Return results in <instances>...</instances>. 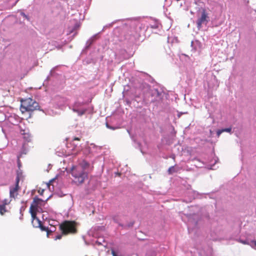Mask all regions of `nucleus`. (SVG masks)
<instances>
[{
  "label": "nucleus",
  "instance_id": "obj_1",
  "mask_svg": "<svg viewBox=\"0 0 256 256\" xmlns=\"http://www.w3.org/2000/svg\"><path fill=\"white\" fill-rule=\"evenodd\" d=\"M90 166V164L86 160L73 166L69 172L72 177V182L77 186L83 184L88 179Z\"/></svg>",
  "mask_w": 256,
  "mask_h": 256
},
{
  "label": "nucleus",
  "instance_id": "obj_2",
  "mask_svg": "<svg viewBox=\"0 0 256 256\" xmlns=\"http://www.w3.org/2000/svg\"><path fill=\"white\" fill-rule=\"evenodd\" d=\"M38 104L29 98L22 101L20 109L22 112L26 111H34L38 108Z\"/></svg>",
  "mask_w": 256,
  "mask_h": 256
},
{
  "label": "nucleus",
  "instance_id": "obj_3",
  "mask_svg": "<svg viewBox=\"0 0 256 256\" xmlns=\"http://www.w3.org/2000/svg\"><path fill=\"white\" fill-rule=\"evenodd\" d=\"M72 110L77 114L78 116H82L88 110V108L85 103L80 102H76L72 106Z\"/></svg>",
  "mask_w": 256,
  "mask_h": 256
},
{
  "label": "nucleus",
  "instance_id": "obj_4",
  "mask_svg": "<svg viewBox=\"0 0 256 256\" xmlns=\"http://www.w3.org/2000/svg\"><path fill=\"white\" fill-rule=\"evenodd\" d=\"M59 228L62 230V234H64L68 233H75L76 232L74 223L72 222L66 221L60 225Z\"/></svg>",
  "mask_w": 256,
  "mask_h": 256
},
{
  "label": "nucleus",
  "instance_id": "obj_5",
  "mask_svg": "<svg viewBox=\"0 0 256 256\" xmlns=\"http://www.w3.org/2000/svg\"><path fill=\"white\" fill-rule=\"evenodd\" d=\"M209 21L210 18L208 16V14L204 10H202L200 15L198 16L196 22L197 28L198 30H200L202 25H206Z\"/></svg>",
  "mask_w": 256,
  "mask_h": 256
},
{
  "label": "nucleus",
  "instance_id": "obj_6",
  "mask_svg": "<svg viewBox=\"0 0 256 256\" xmlns=\"http://www.w3.org/2000/svg\"><path fill=\"white\" fill-rule=\"evenodd\" d=\"M20 133L23 136V138L26 142H30L32 140V136L30 134V130L26 128L24 124H20L18 126Z\"/></svg>",
  "mask_w": 256,
  "mask_h": 256
},
{
  "label": "nucleus",
  "instance_id": "obj_7",
  "mask_svg": "<svg viewBox=\"0 0 256 256\" xmlns=\"http://www.w3.org/2000/svg\"><path fill=\"white\" fill-rule=\"evenodd\" d=\"M43 202L44 201L42 199L35 197L30 207L32 208V212H39L40 210L41 209L39 206H41Z\"/></svg>",
  "mask_w": 256,
  "mask_h": 256
},
{
  "label": "nucleus",
  "instance_id": "obj_8",
  "mask_svg": "<svg viewBox=\"0 0 256 256\" xmlns=\"http://www.w3.org/2000/svg\"><path fill=\"white\" fill-rule=\"evenodd\" d=\"M208 88L210 90H216L219 86V82L216 78V76L212 74L210 80L208 81Z\"/></svg>",
  "mask_w": 256,
  "mask_h": 256
},
{
  "label": "nucleus",
  "instance_id": "obj_9",
  "mask_svg": "<svg viewBox=\"0 0 256 256\" xmlns=\"http://www.w3.org/2000/svg\"><path fill=\"white\" fill-rule=\"evenodd\" d=\"M20 182V177L18 174L16 179V184L14 186L10 188V198H14L18 195V191L19 188L18 184Z\"/></svg>",
  "mask_w": 256,
  "mask_h": 256
},
{
  "label": "nucleus",
  "instance_id": "obj_10",
  "mask_svg": "<svg viewBox=\"0 0 256 256\" xmlns=\"http://www.w3.org/2000/svg\"><path fill=\"white\" fill-rule=\"evenodd\" d=\"M78 140V138H75L72 142L70 144L72 146V148L70 150H72V154H76L78 152L82 150V146H78V144L76 142Z\"/></svg>",
  "mask_w": 256,
  "mask_h": 256
},
{
  "label": "nucleus",
  "instance_id": "obj_11",
  "mask_svg": "<svg viewBox=\"0 0 256 256\" xmlns=\"http://www.w3.org/2000/svg\"><path fill=\"white\" fill-rule=\"evenodd\" d=\"M32 208H30V212L31 214L32 218V224L34 227L39 228L40 226H41L42 222L36 216L37 212H32Z\"/></svg>",
  "mask_w": 256,
  "mask_h": 256
},
{
  "label": "nucleus",
  "instance_id": "obj_12",
  "mask_svg": "<svg viewBox=\"0 0 256 256\" xmlns=\"http://www.w3.org/2000/svg\"><path fill=\"white\" fill-rule=\"evenodd\" d=\"M150 93L152 97V98L151 100L152 102L157 100L158 98H160L162 94V92L158 91L157 89L155 88L151 90Z\"/></svg>",
  "mask_w": 256,
  "mask_h": 256
},
{
  "label": "nucleus",
  "instance_id": "obj_13",
  "mask_svg": "<svg viewBox=\"0 0 256 256\" xmlns=\"http://www.w3.org/2000/svg\"><path fill=\"white\" fill-rule=\"evenodd\" d=\"M191 46L194 51H200L202 48V44L198 40H192L191 42Z\"/></svg>",
  "mask_w": 256,
  "mask_h": 256
},
{
  "label": "nucleus",
  "instance_id": "obj_14",
  "mask_svg": "<svg viewBox=\"0 0 256 256\" xmlns=\"http://www.w3.org/2000/svg\"><path fill=\"white\" fill-rule=\"evenodd\" d=\"M99 33L96 34L88 39L86 44V48L88 49L92 43L98 38Z\"/></svg>",
  "mask_w": 256,
  "mask_h": 256
},
{
  "label": "nucleus",
  "instance_id": "obj_15",
  "mask_svg": "<svg viewBox=\"0 0 256 256\" xmlns=\"http://www.w3.org/2000/svg\"><path fill=\"white\" fill-rule=\"evenodd\" d=\"M94 245L97 244L98 246H103L106 247L107 244V242H106L103 237H98L97 240L94 244Z\"/></svg>",
  "mask_w": 256,
  "mask_h": 256
},
{
  "label": "nucleus",
  "instance_id": "obj_16",
  "mask_svg": "<svg viewBox=\"0 0 256 256\" xmlns=\"http://www.w3.org/2000/svg\"><path fill=\"white\" fill-rule=\"evenodd\" d=\"M196 216L195 214H194L192 216H190L188 218V231L190 230V228L193 225H196L197 224V221H196L194 220H192V217H196Z\"/></svg>",
  "mask_w": 256,
  "mask_h": 256
},
{
  "label": "nucleus",
  "instance_id": "obj_17",
  "mask_svg": "<svg viewBox=\"0 0 256 256\" xmlns=\"http://www.w3.org/2000/svg\"><path fill=\"white\" fill-rule=\"evenodd\" d=\"M150 26L152 28L157 29L160 27V24L158 21L156 20H152L151 23L150 24Z\"/></svg>",
  "mask_w": 256,
  "mask_h": 256
},
{
  "label": "nucleus",
  "instance_id": "obj_18",
  "mask_svg": "<svg viewBox=\"0 0 256 256\" xmlns=\"http://www.w3.org/2000/svg\"><path fill=\"white\" fill-rule=\"evenodd\" d=\"M232 128H230L219 130L217 131L216 134L218 136H219L223 132H230Z\"/></svg>",
  "mask_w": 256,
  "mask_h": 256
},
{
  "label": "nucleus",
  "instance_id": "obj_19",
  "mask_svg": "<svg viewBox=\"0 0 256 256\" xmlns=\"http://www.w3.org/2000/svg\"><path fill=\"white\" fill-rule=\"evenodd\" d=\"M46 212L48 213V219L53 220L55 217V213L51 210H50L48 212Z\"/></svg>",
  "mask_w": 256,
  "mask_h": 256
},
{
  "label": "nucleus",
  "instance_id": "obj_20",
  "mask_svg": "<svg viewBox=\"0 0 256 256\" xmlns=\"http://www.w3.org/2000/svg\"><path fill=\"white\" fill-rule=\"evenodd\" d=\"M6 211L4 205L0 204V214L2 216Z\"/></svg>",
  "mask_w": 256,
  "mask_h": 256
},
{
  "label": "nucleus",
  "instance_id": "obj_21",
  "mask_svg": "<svg viewBox=\"0 0 256 256\" xmlns=\"http://www.w3.org/2000/svg\"><path fill=\"white\" fill-rule=\"evenodd\" d=\"M95 145L93 144H91L90 146H88V148H86V150L88 151L89 153L92 152V148H94Z\"/></svg>",
  "mask_w": 256,
  "mask_h": 256
},
{
  "label": "nucleus",
  "instance_id": "obj_22",
  "mask_svg": "<svg viewBox=\"0 0 256 256\" xmlns=\"http://www.w3.org/2000/svg\"><path fill=\"white\" fill-rule=\"evenodd\" d=\"M176 172V168H175L174 166L170 167L168 170V172L169 174H172V173H174Z\"/></svg>",
  "mask_w": 256,
  "mask_h": 256
},
{
  "label": "nucleus",
  "instance_id": "obj_23",
  "mask_svg": "<svg viewBox=\"0 0 256 256\" xmlns=\"http://www.w3.org/2000/svg\"><path fill=\"white\" fill-rule=\"evenodd\" d=\"M42 230V231H46L47 232V234L48 235L49 234V230L48 228H46V226H44L42 225V224H41V226L39 227Z\"/></svg>",
  "mask_w": 256,
  "mask_h": 256
},
{
  "label": "nucleus",
  "instance_id": "obj_24",
  "mask_svg": "<svg viewBox=\"0 0 256 256\" xmlns=\"http://www.w3.org/2000/svg\"><path fill=\"white\" fill-rule=\"evenodd\" d=\"M43 214H42V218L44 220H49L48 217V213H46V212H42Z\"/></svg>",
  "mask_w": 256,
  "mask_h": 256
},
{
  "label": "nucleus",
  "instance_id": "obj_25",
  "mask_svg": "<svg viewBox=\"0 0 256 256\" xmlns=\"http://www.w3.org/2000/svg\"><path fill=\"white\" fill-rule=\"evenodd\" d=\"M62 234H58V235L56 236V238H55L54 240H60V238H62Z\"/></svg>",
  "mask_w": 256,
  "mask_h": 256
},
{
  "label": "nucleus",
  "instance_id": "obj_26",
  "mask_svg": "<svg viewBox=\"0 0 256 256\" xmlns=\"http://www.w3.org/2000/svg\"><path fill=\"white\" fill-rule=\"evenodd\" d=\"M25 209H26V206H22L20 210V214H22V212L24 211L25 210Z\"/></svg>",
  "mask_w": 256,
  "mask_h": 256
},
{
  "label": "nucleus",
  "instance_id": "obj_27",
  "mask_svg": "<svg viewBox=\"0 0 256 256\" xmlns=\"http://www.w3.org/2000/svg\"><path fill=\"white\" fill-rule=\"evenodd\" d=\"M8 204V200L6 199H5L3 202H2V204H4V208H6V205ZM6 209V208H5Z\"/></svg>",
  "mask_w": 256,
  "mask_h": 256
},
{
  "label": "nucleus",
  "instance_id": "obj_28",
  "mask_svg": "<svg viewBox=\"0 0 256 256\" xmlns=\"http://www.w3.org/2000/svg\"><path fill=\"white\" fill-rule=\"evenodd\" d=\"M112 256H118L116 252V251L114 249H112Z\"/></svg>",
  "mask_w": 256,
  "mask_h": 256
},
{
  "label": "nucleus",
  "instance_id": "obj_29",
  "mask_svg": "<svg viewBox=\"0 0 256 256\" xmlns=\"http://www.w3.org/2000/svg\"><path fill=\"white\" fill-rule=\"evenodd\" d=\"M92 230H90V232H88L89 235H91L92 234L94 237H95V236L96 237L97 236L96 234H92Z\"/></svg>",
  "mask_w": 256,
  "mask_h": 256
},
{
  "label": "nucleus",
  "instance_id": "obj_30",
  "mask_svg": "<svg viewBox=\"0 0 256 256\" xmlns=\"http://www.w3.org/2000/svg\"><path fill=\"white\" fill-rule=\"evenodd\" d=\"M54 230H55V228L54 226H52V227L50 228V230H49V233L52 232Z\"/></svg>",
  "mask_w": 256,
  "mask_h": 256
},
{
  "label": "nucleus",
  "instance_id": "obj_31",
  "mask_svg": "<svg viewBox=\"0 0 256 256\" xmlns=\"http://www.w3.org/2000/svg\"><path fill=\"white\" fill-rule=\"evenodd\" d=\"M18 175H19L20 180V178H21V176H22V173H21V172H19V171H18V172H17V176H16V177L18 176Z\"/></svg>",
  "mask_w": 256,
  "mask_h": 256
},
{
  "label": "nucleus",
  "instance_id": "obj_32",
  "mask_svg": "<svg viewBox=\"0 0 256 256\" xmlns=\"http://www.w3.org/2000/svg\"><path fill=\"white\" fill-rule=\"evenodd\" d=\"M20 14H21L22 16L24 18H28V16H26L24 13V12H21V13H20Z\"/></svg>",
  "mask_w": 256,
  "mask_h": 256
},
{
  "label": "nucleus",
  "instance_id": "obj_33",
  "mask_svg": "<svg viewBox=\"0 0 256 256\" xmlns=\"http://www.w3.org/2000/svg\"><path fill=\"white\" fill-rule=\"evenodd\" d=\"M24 148H25V144H24L22 146V148H23L24 150H23V152H22V153L24 154H26V152H25Z\"/></svg>",
  "mask_w": 256,
  "mask_h": 256
},
{
  "label": "nucleus",
  "instance_id": "obj_34",
  "mask_svg": "<svg viewBox=\"0 0 256 256\" xmlns=\"http://www.w3.org/2000/svg\"><path fill=\"white\" fill-rule=\"evenodd\" d=\"M19 158H20L19 156H18V166L20 167V162Z\"/></svg>",
  "mask_w": 256,
  "mask_h": 256
},
{
  "label": "nucleus",
  "instance_id": "obj_35",
  "mask_svg": "<svg viewBox=\"0 0 256 256\" xmlns=\"http://www.w3.org/2000/svg\"><path fill=\"white\" fill-rule=\"evenodd\" d=\"M21 214V216L20 217V220H22V219H23V214Z\"/></svg>",
  "mask_w": 256,
  "mask_h": 256
},
{
  "label": "nucleus",
  "instance_id": "obj_36",
  "mask_svg": "<svg viewBox=\"0 0 256 256\" xmlns=\"http://www.w3.org/2000/svg\"><path fill=\"white\" fill-rule=\"evenodd\" d=\"M113 220H114L116 222H118V221H117V219H116V216H114V218H113Z\"/></svg>",
  "mask_w": 256,
  "mask_h": 256
},
{
  "label": "nucleus",
  "instance_id": "obj_37",
  "mask_svg": "<svg viewBox=\"0 0 256 256\" xmlns=\"http://www.w3.org/2000/svg\"><path fill=\"white\" fill-rule=\"evenodd\" d=\"M106 126H107V128H109L114 130V128H113L110 126L108 124H106Z\"/></svg>",
  "mask_w": 256,
  "mask_h": 256
},
{
  "label": "nucleus",
  "instance_id": "obj_38",
  "mask_svg": "<svg viewBox=\"0 0 256 256\" xmlns=\"http://www.w3.org/2000/svg\"><path fill=\"white\" fill-rule=\"evenodd\" d=\"M240 242H241L242 243V244H246V242H245V241H244V240H240Z\"/></svg>",
  "mask_w": 256,
  "mask_h": 256
},
{
  "label": "nucleus",
  "instance_id": "obj_39",
  "mask_svg": "<svg viewBox=\"0 0 256 256\" xmlns=\"http://www.w3.org/2000/svg\"><path fill=\"white\" fill-rule=\"evenodd\" d=\"M254 246H256V240L254 242Z\"/></svg>",
  "mask_w": 256,
  "mask_h": 256
},
{
  "label": "nucleus",
  "instance_id": "obj_40",
  "mask_svg": "<svg viewBox=\"0 0 256 256\" xmlns=\"http://www.w3.org/2000/svg\"><path fill=\"white\" fill-rule=\"evenodd\" d=\"M39 192L40 193V194H42V192H40L39 191Z\"/></svg>",
  "mask_w": 256,
  "mask_h": 256
},
{
  "label": "nucleus",
  "instance_id": "obj_41",
  "mask_svg": "<svg viewBox=\"0 0 256 256\" xmlns=\"http://www.w3.org/2000/svg\"><path fill=\"white\" fill-rule=\"evenodd\" d=\"M55 222H57L54 221V224Z\"/></svg>",
  "mask_w": 256,
  "mask_h": 256
}]
</instances>
